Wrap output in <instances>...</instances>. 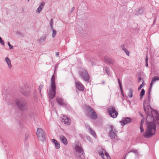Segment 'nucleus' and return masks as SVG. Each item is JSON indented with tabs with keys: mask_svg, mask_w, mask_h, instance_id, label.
Listing matches in <instances>:
<instances>
[{
	"mask_svg": "<svg viewBox=\"0 0 159 159\" xmlns=\"http://www.w3.org/2000/svg\"><path fill=\"white\" fill-rule=\"evenodd\" d=\"M150 118L152 121L154 120L153 117L148 114L146 117L147 128L143 134L144 136L147 138H150L155 134L156 128V125L153 123L148 121Z\"/></svg>",
	"mask_w": 159,
	"mask_h": 159,
	"instance_id": "obj_1",
	"label": "nucleus"
},
{
	"mask_svg": "<svg viewBox=\"0 0 159 159\" xmlns=\"http://www.w3.org/2000/svg\"><path fill=\"white\" fill-rule=\"evenodd\" d=\"M51 89L49 92V96L51 99H52L56 94V85L55 82V77L53 75L51 79Z\"/></svg>",
	"mask_w": 159,
	"mask_h": 159,
	"instance_id": "obj_2",
	"label": "nucleus"
},
{
	"mask_svg": "<svg viewBox=\"0 0 159 159\" xmlns=\"http://www.w3.org/2000/svg\"><path fill=\"white\" fill-rule=\"evenodd\" d=\"M75 157L78 159H84L85 158L84 153L82 148L76 145L75 147Z\"/></svg>",
	"mask_w": 159,
	"mask_h": 159,
	"instance_id": "obj_3",
	"label": "nucleus"
},
{
	"mask_svg": "<svg viewBox=\"0 0 159 159\" xmlns=\"http://www.w3.org/2000/svg\"><path fill=\"white\" fill-rule=\"evenodd\" d=\"M16 106L21 110L24 111L26 109L27 102L22 99H18L16 101Z\"/></svg>",
	"mask_w": 159,
	"mask_h": 159,
	"instance_id": "obj_4",
	"label": "nucleus"
},
{
	"mask_svg": "<svg viewBox=\"0 0 159 159\" xmlns=\"http://www.w3.org/2000/svg\"><path fill=\"white\" fill-rule=\"evenodd\" d=\"M87 115L91 118L95 119L97 118V115L93 109L89 107L87 108Z\"/></svg>",
	"mask_w": 159,
	"mask_h": 159,
	"instance_id": "obj_5",
	"label": "nucleus"
},
{
	"mask_svg": "<svg viewBox=\"0 0 159 159\" xmlns=\"http://www.w3.org/2000/svg\"><path fill=\"white\" fill-rule=\"evenodd\" d=\"M80 75L82 79L85 81L89 80L90 77L87 71L84 69H82L80 71Z\"/></svg>",
	"mask_w": 159,
	"mask_h": 159,
	"instance_id": "obj_6",
	"label": "nucleus"
},
{
	"mask_svg": "<svg viewBox=\"0 0 159 159\" xmlns=\"http://www.w3.org/2000/svg\"><path fill=\"white\" fill-rule=\"evenodd\" d=\"M36 134L39 140L42 141L44 140L45 139V133L41 128H38Z\"/></svg>",
	"mask_w": 159,
	"mask_h": 159,
	"instance_id": "obj_7",
	"label": "nucleus"
},
{
	"mask_svg": "<svg viewBox=\"0 0 159 159\" xmlns=\"http://www.w3.org/2000/svg\"><path fill=\"white\" fill-rule=\"evenodd\" d=\"M108 111L109 114L111 117L115 118L117 117L118 113L116 110L115 107L112 106L111 107L108 109Z\"/></svg>",
	"mask_w": 159,
	"mask_h": 159,
	"instance_id": "obj_8",
	"label": "nucleus"
},
{
	"mask_svg": "<svg viewBox=\"0 0 159 159\" xmlns=\"http://www.w3.org/2000/svg\"><path fill=\"white\" fill-rule=\"evenodd\" d=\"M110 130L109 132V136L111 139H114L116 136V131L114 127L111 125L110 126Z\"/></svg>",
	"mask_w": 159,
	"mask_h": 159,
	"instance_id": "obj_9",
	"label": "nucleus"
},
{
	"mask_svg": "<svg viewBox=\"0 0 159 159\" xmlns=\"http://www.w3.org/2000/svg\"><path fill=\"white\" fill-rule=\"evenodd\" d=\"M100 156L102 157L103 159H111L110 157L106 151L103 149L100 150L98 152Z\"/></svg>",
	"mask_w": 159,
	"mask_h": 159,
	"instance_id": "obj_10",
	"label": "nucleus"
},
{
	"mask_svg": "<svg viewBox=\"0 0 159 159\" xmlns=\"http://www.w3.org/2000/svg\"><path fill=\"white\" fill-rule=\"evenodd\" d=\"M143 106L144 110L145 112H146L147 114L148 112H150L151 111V107L149 104H147L145 100L144 101L143 103Z\"/></svg>",
	"mask_w": 159,
	"mask_h": 159,
	"instance_id": "obj_11",
	"label": "nucleus"
},
{
	"mask_svg": "<svg viewBox=\"0 0 159 159\" xmlns=\"http://www.w3.org/2000/svg\"><path fill=\"white\" fill-rule=\"evenodd\" d=\"M20 91L21 93L25 96L28 97L30 95V92L26 89L25 86L21 87Z\"/></svg>",
	"mask_w": 159,
	"mask_h": 159,
	"instance_id": "obj_12",
	"label": "nucleus"
},
{
	"mask_svg": "<svg viewBox=\"0 0 159 159\" xmlns=\"http://www.w3.org/2000/svg\"><path fill=\"white\" fill-rule=\"evenodd\" d=\"M131 120L129 117H126L123 118L122 120L120 121V123L122 125H124L126 124L129 123L131 122Z\"/></svg>",
	"mask_w": 159,
	"mask_h": 159,
	"instance_id": "obj_13",
	"label": "nucleus"
},
{
	"mask_svg": "<svg viewBox=\"0 0 159 159\" xmlns=\"http://www.w3.org/2000/svg\"><path fill=\"white\" fill-rule=\"evenodd\" d=\"M47 37V35L46 34H44L41 36L39 40V43L40 44L44 43L46 41Z\"/></svg>",
	"mask_w": 159,
	"mask_h": 159,
	"instance_id": "obj_14",
	"label": "nucleus"
},
{
	"mask_svg": "<svg viewBox=\"0 0 159 159\" xmlns=\"http://www.w3.org/2000/svg\"><path fill=\"white\" fill-rule=\"evenodd\" d=\"M63 122L66 125H69L71 123L70 120L66 116L63 115L62 117Z\"/></svg>",
	"mask_w": 159,
	"mask_h": 159,
	"instance_id": "obj_15",
	"label": "nucleus"
},
{
	"mask_svg": "<svg viewBox=\"0 0 159 159\" xmlns=\"http://www.w3.org/2000/svg\"><path fill=\"white\" fill-rule=\"evenodd\" d=\"M56 101L59 105L61 106H66V103L65 102L63 99L61 98L57 97L56 98Z\"/></svg>",
	"mask_w": 159,
	"mask_h": 159,
	"instance_id": "obj_16",
	"label": "nucleus"
},
{
	"mask_svg": "<svg viewBox=\"0 0 159 159\" xmlns=\"http://www.w3.org/2000/svg\"><path fill=\"white\" fill-rule=\"evenodd\" d=\"M45 4L44 2H42L40 4L39 6L36 10V12L38 13H39L42 10Z\"/></svg>",
	"mask_w": 159,
	"mask_h": 159,
	"instance_id": "obj_17",
	"label": "nucleus"
},
{
	"mask_svg": "<svg viewBox=\"0 0 159 159\" xmlns=\"http://www.w3.org/2000/svg\"><path fill=\"white\" fill-rule=\"evenodd\" d=\"M59 139L65 145H67L68 143V141L66 137L63 135H61L59 136Z\"/></svg>",
	"mask_w": 159,
	"mask_h": 159,
	"instance_id": "obj_18",
	"label": "nucleus"
},
{
	"mask_svg": "<svg viewBox=\"0 0 159 159\" xmlns=\"http://www.w3.org/2000/svg\"><path fill=\"white\" fill-rule=\"evenodd\" d=\"M75 86L77 89L80 91H83L84 88L83 85L80 83L77 82L75 84Z\"/></svg>",
	"mask_w": 159,
	"mask_h": 159,
	"instance_id": "obj_19",
	"label": "nucleus"
},
{
	"mask_svg": "<svg viewBox=\"0 0 159 159\" xmlns=\"http://www.w3.org/2000/svg\"><path fill=\"white\" fill-rule=\"evenodd\" d=\"M86 128L89 131V132H90V134L93 136L94 138L96 137V135L94 132V131L89 126L87 125Z\"/></svg>",
	"mask_w": 159,
	"mask_h": 159,
	"instance_id": "obj_20",
	"label": "nucleus"
},
{
	"mask_svg": "<svg viewBox=\"0 0 159 159\" xmlns=\"http://www.w3.org/2000/svg\"><path fill=\"white\" fill-rule=\"evenodd\" d=\"M34 110H32L30 109L28 112L29 117L31 119L33 118L35 115Z\"/></svg>",
	"mask_w": 159,
	"mask_h": 159,
	"instance_id": "obj_21",
	"label": "nucleus"
},
{
	"mask_svg": "<svg viewBox=\"0 0 159 159\" xmlns=\"http://www.w3.org/2000/svg\"><path fill=\"white\" fill-rule=\"evenodd\" d=\"M104 60L108 62L110 64L113 65L114 64V61L108 57H104Z\"/></svg>",
	"mask_w": 159,
	"mask_h": 159,
	"instance_id": "obj_22",
	"label": "nucleus"
},
{
	"mask_svg": "<svg viewBox=\"0 0 159 159\" xmlns=\"http://www.w3.org/2000/svg\"><path fill=\"white\" fill-rule=\"evenodd\" d=\"M52 141L54 144L55 148L57 149H59L60 148V144L55 139H52Z\"/></svg>",
	"mask_w": 159,
	"mask_h": 159,
	"instance_id": "obj_23",
	"label": "nucleus"
},
{
	"mask_svg": "<svg viewBox=\"0 0 159 159\" xmlns=\"http://www.w3.org/2000/svg\"><path fill=\"white\" fill-rule=\"evenodd\" d=\"M5 61L7 64L8 67L11 69L12 67V66L11 64V61L10 60L8 57H6L5 59Z\"/></svg>",
	"mask_w": 159,
	"mask_h": 159,
	"instance_id": "obj_24",
	"label": "nucleus"
},
{
	"mask_svg": "<svg viewBox=\"0 0 159 159\" xmlns=\"http://www.w3.org/2000/svg\"><path fill=\"white\" fill-rule=\"evenodd\" d=\"M158 80H159V77L155 76L152 79V80L150 84L151 85H153V84L156 81Z\"/></svg>",
	"mask_w": 159,
	"mask_h": 159,
	"instance_id": "obj_25",
	"label": "nucleus"
},
{
	"mask_svg": "<svg viewBox=\"0 0 159 159\" xmlns=\"http://www.w3.org/2000/svg\"><path fill=\"white\" fill-rule=\"evenodd\" d=\"M145 94V90L143 89H142L141 91V92L140 93V98L141 99H142L144 95Z\"/></svg>",
	"mask_w": 159,
	"mask_h": 159,
	"instance_id": "obj_26",
	"label": "nucleus"
},
{
	"mask_svg": "<svg viewBox=\"0 0 159 159\" xmlns=\"http://www.w3.org/2000/svg\"><path fill=\"white\" fill-rule=\"evenodd\" d=\"M52 31V36L53 38H54L57 34V31H56L54 30L53 28L52 29H51Z\"/></svg>",
	"mask_w": 159,
	"mask_h": 159,
	"instance_id": "obj_27",
	"label": "nucleus"
},
{
	"mask_svg": "<svg viewBox=\"0 0 159 159\" xmlns=\"http://www.w3.org/2000/svg\"><path fill=\"white\" fill-rule=\"evenodd\" d=\"M133 90L131 89H130L129 91L128 96L130 98H132L133 96Z\"/></svg>",
	"mask_w": 159,
	"mask_h": 159,
	"instance_id": "obj_28",
	"label": "nucleus"
},
{
	"mask_svg": "<svg viewBox=\"0 0 159 159\" xmlns=\"http://www.w3.org/2000/svg\"><path fill=\"white\" fill-rule=\"evenodd\" d=\"M143 12V10L142 9H139L138 11H136V14L137 15H139L142 14Z\"/></svg>",
	"mask_w": 159,
	"mask_h": 159,
	"instance_id": "obj_29",
	"label": "nucleus"
},
{
	"mask_svg": "<svg viewBox=\"0 0 159 159\" xmlns=\"http://www.w3.org/2000/svg\"><path fill=\"white\" fill-rule=\"evenodd\" d=\"M118 82L119 85V87H120V90H121V93H123V89H122L121 84V83L120 81V79H118Z\"/></svg>",
	"mask_w": 159,
	"mask_h": 159,
	"instance_id": "obj_30",
	"label": "nucleus"
},
{
	"mask_svg": "<svg viewBox=\"0 0 159 159\" xmlns=\"http://www.w3.org/2000/svg\"><path fill=\"white\" fill-rule=\"evenodd\" d=\"M144 81L143 80V83L142 84L140 85L139 87L138 88V90H139L141 89L143 87L144 85L145 84H144Z\"/></svg>",
	"mask_w": 159,
	"mask_h": 159,
	"instance_id": "obj_31",
	"label": "nucleus"
},
{
	"mask_svg": "<svg viewBox=\"0 0 159 159\" xmlns=\"http://www.w3.org/2000/svg\"><path fill=\"white\" fill-rule=\"evenodd\" d=\"M153 85H151V84H150V85L149 86V89H148V95H150V92L152 89V86Z\"/></svg>",
	"mask_w": 159,
	"mask_h": 159,
	"instance_id": "obj_32",
	"label": "nucleus"
},
{
	"mask_svg": "<svg viewBox=\"0 0 159 159\" xmlns=\"http://www.w3.org/2000/svg\"><path fill=\"white\" fill-rule=\"evenodd\" d=\"M53 19H51L50 20V26L51 29H52L53 28Z\"/></svg>",
	"mask_w": 159,
	"mask_h": 159,
	"instance_id": "obj_33",
	"label": "nucleus"
},
{
	"mask_svg": "<svg viewBox=\"0 0 159 159\" xmlns=\"http://www.w3.org/2000/svg\"><path fill=\"white\" fill-rule=\"evenodd\" d=\"M43 87V86L42 84H40L39 88V92H40L41 93V95H42V94L41 93V89H42Z\"/></svg>",
	"mask_w": 159,
	"mask_h": 159,
	"instance_id": "obj_34",
	"label": "nucleus"
},
{
	"mask_svg": "<svg viewBox=\"0 0 159 159\" xmlns=\"http://www.w3.org/2000/svg\"><path fill=\"white\" fill-rule=\"evenodd\" d=\"M0 43L3 46H4L5 43L1 37H0Z\"/></svg>",
	"mask_w": 159,
	"mask_h": 159,
	"instance_id": "obj_35",
	"label": "nucleus"
},
{
	"mask_svg": "<svg viewBox=\"0 0 159 159\" xmlns=\"http://www.w3.org/2000/svg\"><path fill=\"white\" fill-rule=\"evenodd\" d=\"M144 118H143L142 119V120H141V122L140 123V126H143V124L144 123Z\"/></svg>",
	"mask_w": 159,
	"mask_h": 159,
	"instance_id": "obj_36",
	"label": "nucleus"
},
{
	"mask_svg": "<svg viewBox=\"0 0 159 159\" xmlns=\"http://www.w3.org/2000/svg\"><path fill=\"white\" fill-rule=\"evenodd\" d=\"M124 51H125L127 55H129V53L128 50H127L126 48H125Z\"/></svg>",
	"mask_w": 159,
	"mask_h": 159,
	"instance_id": "obj_37",
	"label": "nucleus"
},
{
	"mask_svg": "<svg viewBox=\"0 0 159 159\" xmlns=\"http://www.w3.org/2000/svg\"><path fill=\"white\" fill-rule=\"evenodd\" d=\"M86 138L87 140H88V141H89L90 142H92V140L90 137L87 136L86 137Z\"/></svg>",
	"mask_w": 159,
	"mask_h": 159,
	"instance_id": "obj_38",
	"label": "nucleus"
},
{
	"mask_svg": "<svg viewBox=\"0 0 159 159\" xmlns=\"http://www.w3.org/2000/svg\"><path fill=\"white\" fill-rule=\"evenodd\" d=\"M8 46H9V47L10 48V49H13V46L11 45L10 44V42H8V43H7Z\"/></svg>",
	"mask_w": 159,
	"mask_h": 159,
	"instance_id": "obj_39",
	"label": "nucleus"
},
{
	"mask_svg": "<svg viewBox=\"0 0 159 159\" xmlns=\"http://www.w3.org/2000/svg\"><path fill=\"white\" fill-rule=\"evenodd\" d=\"M140 129L141 132L142 133V132H144V129H143V126H140Z\"/></svg>",
	"mask_w": 159,
	"mask_h": 159,
	"instance_id": "obj_40",
	"label": "nucleus"
},
{
	"mask_svg": "<svg viewBox=\"0 0 159 159\" xmlns=\"http://www.w3.org/2000/svg\"><path fill=\"white\" fill-rule=\"evenodd\" d=\"M130 152L134 153L136 154L138 153V152L137 150H132Z\"/></svg>",
	"mask_w": 159,
	"mask_h": 159,
	"instance_id": "obj_41",
	"label": "nucleus"
},
{
	"mask_svg": "<svg viewBox=\"0 0 159 159\" xmlns=\"http://www.w3.org/2000/svg\"><path fill=\"white\" fill-rule=\"evenodd\" d=\"M121 48H122V49L123 50H124V49L125 48V46L124 45V44H122L121 45Z\"/></svg>",
	"mask_w": 159,
	"mask_h": 159,
	"instance_id": "obj_42",
	"label": "nucleus"
},
{
	"mask_svg": "<svg viewBox=\"0 0 159 159\" xmlns=\"http://www.w3.org/2000/svg\"><path fill=\"white\" fill-rule=\"evenodd\" d=\"M105 71L106 73L107 74V75H110V73L109 71L107 69H106Z\"/></svg>",
	"mask_w": 159,
	"mask_h": 159,
	"instance_id": "obj_43",
	"label": "nucleus"
},
{
	"mask_svg": "<svg viewBox=\"0 0 159 159\" xmlns=\"http://www.w3.org/2000/svg\"><path fill=\"white\" fill-rule=\"evenodd\" d=\"M148 101H149V102H150V100H151L150 95H149H149H148Z\"/></svg>",
	"mask_w": 159,
	"mask_h": 159,
	"instance_id": "obj_44",
	"label": "nucleus"
},
{
	"mask_svg": "<svg viewBox=\"0 0 159 159\" xmlns=\"http://www.w3.org/2000/svg\"><path fill=\"white\" fill-rule=\"evenodd\" d=\"M75 7H73L71 10V11H70V12L71 13L72 12H73V11H74V10H75Z\"/></svg>",
	"mask_w": 159,
	"mask_h": 159,
	"instance_id": "obj_45",
	"label": "nucleus"
},
{
	"mask_svg": "<svg viewBox=\"0 0 159 159\" xmlns=\"http://www.w3.org/2000/svg\"><path fill=\"white\" fill-rule=\"evenodd\" d=\"M56 55L58 57L59 56V52H57L56 53Z\"/></svg>",
	"mask_w": 159,
	"mask_h": 159,
	"instance_id": "obj_46",
	"label": "nucleus"
},
{
	"mask_svg": "<svg viewBox=\"0 0 159 159\" xmlns=\"http://www.w3.org/2000/svg\"><path fill=\"white\" fill-rule=\"evenodd\" d=\"M142 80V78L141 77H140L139 78V80H138V81L139 82H140L141 80Z\"/></svg>",
	"mask_w": 159,
	"mask_h": 159,
	"instance_id": "obj_47",
	"label": "nucleus"
},
{
	"mask_svg": "<svg viewBox=\"0 0 159 159\" xmlns=\"http://www.w3.org/2000/svg\"><path fill=\"white\" fill-rule=\"evenodd\" d=\"M146 63H145V65L146 66H148V61H145Z\"/></svg>",
	"mask_w": 159,
	"mask_h": 159,
	"instance_id": "obj_48",
	"label": "nucleus"
},
{
	"mask_svg": "<svg viewBox=\"0 0 159 159\" xmlns=\"http://www.w3.org/2000/svg\"><path fill=\"white\" fill-rule=\"evenodd\" d=\"M145 61H148V57L147 56L146 57Z\"/></svg>",
	"mask_w": 159,
	"mask_h": 159,
	"instance_id": "obj_49",
	"label": "nucleus"
},
{
	"mask_svg": "<svg viewBox=\"0 0 159 159\" xmlns=\"http://www.w3.org/2000/svg\"><path fill=\"white\" fill-rule=\"evenodd\" d=\"M57 68V66H56L55 67V71L56 70V69Z\"/></svg>",
	"mask_w": 159,
	"mask_h": 159,
	"instance_id": "obj_50",
	"label": "nucleus"
},
{
	"mask_svg": "<svg viewBox=\"0 0 159 159\" xmlns=\"http://www.w3.org/2000/svg\"><path fill=\"white\" fill-rule=\"evenodd\" d=\"M25 137H26V139H27V136H26V135H25Z\"/></svg>",
	"mask_w": 159,
	"mask_h": 159,
	"instance_id": "obj_51",
	"label": "nucleus"
},
{
	"mask_svg": "<svg viewBox=\"0 0 159 159\" xmlns=\"http://www.w3.org/2000/svg\"><path fill=\"white\" fill-rule=\"evenodd\" d=\"M25 137H26V139H27V136H26V135H25Z\"/></svg>",
	"mask_w": 159,
	"mask_h": 159,
	"instance_id": "obj_52",
	"label": "nucleus"
},
{
	"mask_svg": "<svg viewBox=\"0 0 159 159\" xmlns=\"http://www.w3.org/2000/svg\"><path fill=\"white\" fill-rule=\"evenodd\" d=\"M30 0H28V2H29Z\"/></svg>",
	"mask_w": 159,
	"mask_h": 159,
	"instance_id": "obj_53",
	"label": "nucleus"
},
{
	"mask_svg": "<svg viewBox=\"0 0 159 159\" xmlns=\"http://www.w3.org/2000/svg\"><path fill=\"white\" fill-rule=\"evenodd\" d=\"M141 116H143V115H141Z\"/></svg>",
	"mask_w": 159,
	"mask_h": 159,
	"instance_id": "obj_54",
	"label": "nucleus"
}]
</instances>
